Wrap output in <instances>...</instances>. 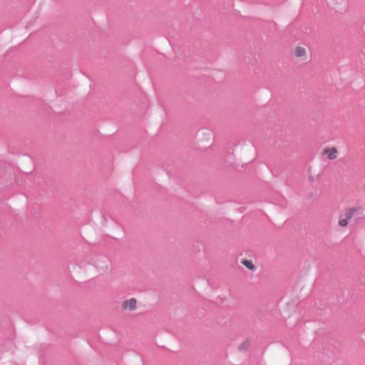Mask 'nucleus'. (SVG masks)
Wrapping results in <instances>:
<instances>
[{
	"mask_svg": "<svg viewBox=\"0 0 365 365\" xmlns=\"http://www.w3.org/2000/svg\"><path fill=\"white\" fill-rule=\"evenodd\" d=\"M241 262L249 270L253 271L255 269V266L252 260L243 259V260H242Z\"/></svg>",
	"mask_w": 365,
	"mask_h": 365,
	"instance_id": "nucleus-5",
	"label": "nucleus"
},
{
	"mask_svg": "<svg viewBox=\"0 0 365 365\" xmlns=\"http://www.w3.org/2000/svg\"><path fill=\"white\" fill-rule=\"evenodd\" d=\"M292 56L299 61H307L310 58L308 46L306 44H298L292 51Z\"/></svg>",
	"mask_w": 365,
	"mask_h": 365,
	"instance_id": "nucleus-1",
	"label": "nucleus"
},
{
	"mask_svg": "<svg viewBox=\"0 0 365 365\" xmlns=\"http://www.w3.org/2000/svg\"><path fill=\"white\" fill-rule=\"evenodd\" d=\"M354 212H355V209H354V208H350V209L346 210L345 211V212L344 213L343 216H341L339 218V220L338 221V225L341 227L347 226L349 224V220H351L353 217Z\"/></svg>",
	"mask_w": 365,
	"mask_h": 365,
	"instance_id": "nucleus-2",
	"label": "nucleus"
},
{
	"mask_svg": "<svg viewBox=\"0 0 365 365\" xmlns=\"http://www.w3.org/2000/svg\"><path fill=\"white\" fill-rule=\"evenodd\" d=\"M138 301L135 298H130L124 300L121 304V309L123 311H134L137 308Z\"/></svg>",
	"mask_w": 365,
	"mask_h": 365,
	"instance_id": "nucleus-3",
	"label": "nucleus"
},
{
	"mask_svg": "<svg viewBox=\"0 0 365 365\" xmlns=\"http://www.w3.org/2000/svg\"><path fill=\"white\" fill-rule=\"evenodd\" d=\"M249 346V343L247 341L245 342L242 346L241 349H246Z\"/></svg>",
	"mask_w": 365,
	"mask_h": 365,
	"instance_id": "nucleus-6",
	"label": "nucleus"
},
{
	"mask_svg": "<svg viewBox=\"0 0 365 365\" xmlns=\"http://www.w3.org/2000/svg\"><path fill=\"white\" fill-rule=\"evenodd\" d=\"M324 153L329 159L333 160L336 158L337 150L335 148H327Z\"/></svg>",
	"mask_w": 365,
	"mask_h": 365,
	"instance_id": "nucleus-4",
	"label": "nucleus"
}]
</instances>
